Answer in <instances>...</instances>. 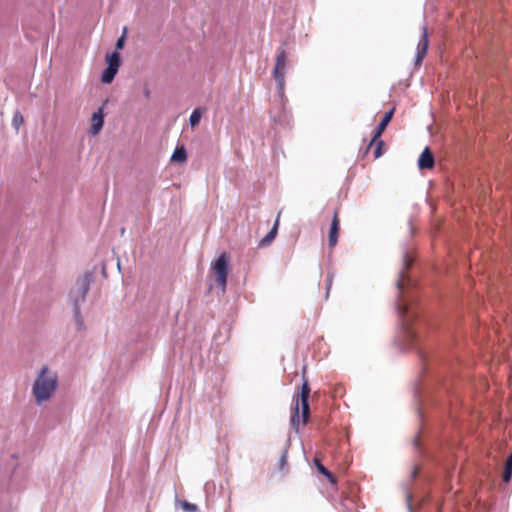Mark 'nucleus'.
Returning <instances> with one entry per match:
<instances>
[{
	"label": "nucleus",
	"instance_id": "9d476101",
	"mask_svg": "<svg viewBox=\"0 0 512 512\" xmlns=\"http://www.w3.org/2000/svg\"><path fill=\"white\" fill-rule=\"evenodd\" d=\"M420 169H430L434 166V157L428 148H425L418 159Z\"/></svg>",
	"mask_w": 512,
	"mask_h": 512
},
{
	"label": "nucleus",
	"instance_id": "423d86ee",
	"mask_svg": "<svg viewBox=\"0 0 512 512\" xmlns=\"http://www.w3.org/2000/svg\"><path fill=\"white\" fill-rule=\"evenodd\" d=\"M285 72H286V53L281 50L276 57V63L273 70L274 78L277 82L278 92L280 96L283 95L285 85Z\"/></svg>",
	"mask_w": 512,
	"mask_h": 512
},
{
	"label": "nucleus",
	"instance_id": "dca6fc26",
	"mask_svg": "<svg viewBox=\"0 0 512 512\" xmlns=\"http://www.w3.org/2000/svg\"><path fill=\"white\" fill-rule=\"evenodd\" d=\"M202 117V109L196 108L190 115L189 122L192 127L199 124Z\"/></svg>",
	"mask_w": 512,
	"mask_h": 512
},
{
	"label": "nucleus",
	"instance_id": "7ed1b4c3",
	"mask_svg": "<svg viewBox=\"0 0 512 512\" xmlns=\"http://www.w3.org/2000/svg\"><path fill=\"white\" fill-rule=\"evenodd\" d=\"M310 394V387L307 382L302 385L301 393L293 400L292 413L290 423L291 426L298 431L299 425H305L309 418V403L308 398Z\"/></svg>",
	"mask_w": 512,
	"mask_h": 512
},
{
	"label": "nucleus",
	"instance_id": "b1692460",
	"mask_svg": "<svg viewBox=\"0 0 512 512\" xmlns=\"http://www.w3.org/2000/svg\"><path fill=\"white\" fill-rule=\"evenodd\" d=\"M333 225H336V224H339V220H338V217L337 215L335 214L334 217H333V220H332V223Z\"/></svg>",
	"mask_w": 512,
	"mask_h": 512
},
{
	"label": "nucleus",
	"instance_id": "2eb2a0df",
	"mask_svg": "<svg viewBox=\"0 0 512 512\" xmlns=\"http://www.w3.org/2000/svg\"><path fill=\"white\" fill-rule=\"evenodd\" d=\"M339 236V226H331L329 232V246L334 247L337 244Z\"/></svg>",
	"mask_w": 512,
	"mask_h": 512
},
{
	"label": "nucleus",
	"instance_id": "f3484780",
	"mask_svg": "<svg viewBox=\"0 0 512 512\" xmlns=\"http://www.w3.org/2000/svg\"><path fill=\"white\" fill-rule=\"evenodd\" d=\"M23 121H24V120H23L22 115H21L19 112H16V113L14 114V116H13V120H12L14 127H15L16 129H18V128H19V126L23 123Z\"/></svg>",
	"mask_w": 512,
	"mask_h": 512
},
{
	"label": "nucleus",
	"instance_id": "6e6552de",
	"mask_svg": "<svg viewBox=\"0 0 512 512\" xmlns=\"http://www.w3.org/2000/svg\"><path fill=\"white\" fill-rule=\"evenodd\" d=\"M91 120L92 125L89 132L91 135L95 136L100 132L104 125L103 108H99L96 112H94Z\"/></svg>",
	"mask_w": 512,
	"mask_h": 512
},
{
	"label": "nucleus",
	"instance_id": "aec40b11",
	"mask_svg": "<svg viewBox=\"0 0 512 512\" xmlns=\"http://www.w3.org/2000/svg\"><path fill=\"white\" fill-rule=\"evenodd\" d=\"M511 475H512V468H508L505 466V471H504V474H503V480L505 482H509L510 479H511Z\"/></svg>",
	"mask_w": 512,
	"mask_h": 512
},
{
	"label": "nucleus",
	"instance_id": "4468645a",
	"mask_svg": "<svg viewBox=\"0 0 512 512\" xmlns=\"http://www.w3.org/2000/svg\"><path fill=\"white\" fill-rule=\"evenodd\" d=\"M187 154L184 147L176 148L171 156V161L173 162H184L186 160Z\"/></svg>",
	"mask_w": 512,
	"mask_h": 512
},
{
	"label": "nucleus",
	"instance_id": "f8f14e48",
	"mask_svg": "<svg viewBox=\"0 0 512 512\" xmlns=\"http://www.w3.org/2000/svg\"><path fill=\"white\" fill-rule=\"evenodd\" d=\"M106 61L108 67H112L116 70L119 69L120 66V55L118 52H112L106 56Z\"/></svg>",
	"mask_w": 512,
	"mask_h": 512
},
{
	"label": "nucleus",
	"instance_id": "ddd939ff",
	"mask_svg": "<svg viewBox=\"0 0 512 512\" xmlns=\"http://www.w3.org/2000/svg\"><path fill=\"white\" fill-rule=\"evenodd\" d=\"M118 70L112 68V67H107L103 73H102V77H101V80L103 83L105 84H109L113 81L115 75L117 74Z\"/></svg>",
	"mask_w": 512,
	"mask_h": 512
},
{
	"label": "nucleus",
	"instance_id": "412c9836",
	"mask_svg": "<svg viewBox=\"0 0 512 512\" xmlns=\"http://www.w3.org/2000/svg\"><path fill=\"white\" fill-rule=\"evenodd\" d=\"M383 145V141H379L378 144H377V147L374 151V154H375V157L378 158L382 155V152H381V146Z\"/></svg>",
	"mask_w": 512,
	"mask_h": 512
},
{
	"label": "nucleus",
	"instance_id": "393cba45",
	"mask_svg": "<svg viewBox=\"0 0 512 512\" xmlns=\"http://www.w3.org/2000/svg\"><path fill=\"white\" fill-rule=\"evenodd\" d=\"M280 461H281V464H282V465L285 463V461H286V453L282 455V457H281V460H280Z\"/></svg>",
	"mask_w": 512,
	"mask_h": 512
},
{
	"label": "nucleus",
	"instance_id": "f257e3e1",
	"mask_svg": "<svg viewBox=\"0 0 512 512\" xmlns=\"http://www.w3.org/2000/svg\"><path fill=\"white\" fill-rule=\"evenodd\" d=\"M59 386V378L57 372L47 366L43 365L37 372L31 393L37 405H43L49 402L57 392Z\"/></svg>",
	"mask_w": 512,
	"mask_h": 512
},
{
	"label": "nucleus",
	"instance_id": "6ab92c4d",
	"mask_svg": "<svg viewBox=\"0 0 512 512\" xmlns=\"http://www.w3.org/2000/svg\"><path fill=\"white\" fill-rule=\"evenodd\" d=\"M182 507H183V509L190 511V512H195L197 510V506L195 504H192L189 502H183Z\"/></svg>",
	"mask_w": 512,
	"mask_h": 512
},
{
	"label": "nucleus",
	"instance_id": "39448f33",
	"mask_svg": "<svg viewBox=\"0 0 512 512\" xmlns=\"http://www.w3.org/2000/svg\"><path fill=\"white\" fill-rule=\"evenodd\" d=\"M228 265H229V256L225 252L222 253L212 263V271L215 275L218 285L222 288V291L225 290L226 283H227Z\"/></svg>",
	"mask_w": 512,
	"mask_h": 512
},
{
	"label": "nucleus",
	"instance_id": "4be33fe9",
	"mask_svg": "<svg viewBox=\"0 0 512 512\" xmlns=\"http://www.w3.org/2000/svg\"><path fill=\"white\" fill-rule=\"evenodd\" d=\"M123 45H124V36H122L121 38H119V39L117 40L116 48H118V49H122V48H123Z\"/></svg>",
	"mask_w": 512,
	"mask_h": 512
},
{
	"label": "nucleus",
	"instance_id": "1a4fd4ad",
	"mask_svg": "<svg viewBox=\"0 0 512 512\" xmlns=\"http://www.w3.org/2000/svg\"><path fill=\"white\" fill-rule=\"evenodd\" d=\"M393 114H394V109H391L390 111L386 112L385 115L383 116L382 120L380 121L375 133H374V136L371 140V143L370 145L375 142L381 135L382 133L384 132V130L386 129L387 125L390 123L392 117H393Z\"/></svg>",
	"mask_w": 512,
	"mask_h": 512
},
{
	"label": "nucleus",
	"instance_id": "9b49d317",
	"mask_svg": "<svg viewBox=\"0 0 512 512\" xmlns=\"http://www.w3.org/2000/svg\"><path fill=\"white\" fill-rule=\"evenodd\" d=\"M277 228L278 226H273L272 229L268 232V234L260 240V247L269 246L273 242L278 232Z\"/></svg>",
	"mask_w": 512,
	"mask_h": 512
},
{
	"label": "nucleus",
	"instance_id": "0eeeda50",
	"mask_svg": "<svg viewBox=\"0 0 512 512\" xmlns=\"http://www.w3.org/2000/svg\"><path fill=\"white\" fill-rule=\"evenodd\" d=\"M427 48H428V34H427V29L424 26L422 28V34H421L420 40L417 45V53H416V58H415L416 66H419L421 64L423 58L426 55Z\"/></svg>",
	"mask_w": 512,
	"mask_h": 512
},
{
	"label": "nucleus",
	"instance_id": "5701e85b",
	"mask_svg": "<svg viewBox=\"0 0 512 512\" xmlns=\"http://www.w3.org/2000/svg\"><path fill=\"white\" fill-rule=\"evenodd\" d=\"M506 467L508 468H512V453L510 454V456L508 457L507 461H506Z\"/></svg>",
	"mask_w": 512,
	"mask_h": 512
},
{
	"label": "nucleus",
	"instance_id": "a211bd4d",
	"mask_svg": "<svg viewBox=\"0 0 512 512\" xmlns=\"http://www.w3.org/2000/svg\"><path fill=\"white\" fill-rule=\"evenodd\" d=\"M316 462V465H317V468H318V471L322 474H324L325 476H327L331 481H333L332 479V474L323 466L321 465L318 460L315 461Z\"/></svg>",
	"mask_w": 512,
	"mask_h": 512
},
{
	"label": "nucleus",
	"instance_id": "20e7f679",
	"mask_svg": "<svg viewBox=\"0 0 512 512\" xmlns=\"http://www.w3.org/2000/svg\"><path fill=\"white\" fill-rule=\"evenodd\" d=\"M89 290V283L86 279H82L76 283L75 288L72 289L70 297L74 303V317L79 329L83 328V319L80 315V304L85 301L86 295Z\"/></svg>",
	"mask_w": 512,
	"mask_h": 512
},
{
	"label": "nucleus",
	"instance_id": "f03ea898",
	"mask_svg": "<svg viewBox=\"0 0 512 512\" xmlns=\"http://www.w3.org/2000/svg\"><path fill=\"white\" fill-rule=\"evenodd\" d=\"M411 263H412V258L408 255V253H405V255L403 257L404 268H403V270H401V272L399 274V280L397 281V287L399 290L397 311H398V314L400 315V317H402L403 331L405 333V337L408 340H413L415 337V333L412 330V328L410 327V319L408 317L409 306H408L407 301L405 300V297L403 294V289H404L405 278H406L404 270L408 269L410 267Z\"/></svg>",
	"mask_w": 512,
	"mask_h": 512
}]
</instances>
